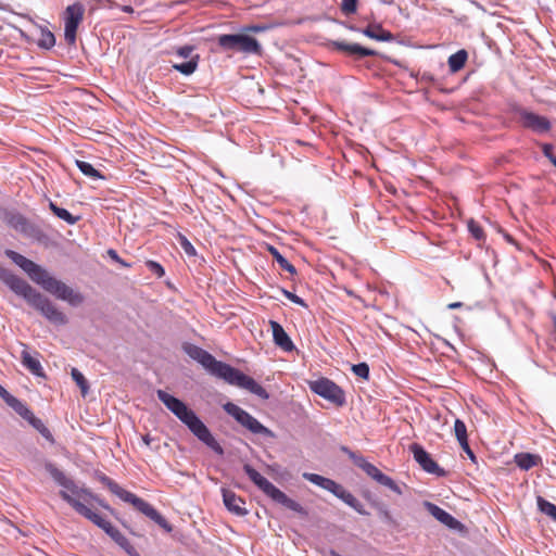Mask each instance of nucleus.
I'll return each mask as SVG.
<instances>
[{
    "label": "nucleus",
    "mask_w": 556,
    "mask_h": 556,
    "mask_svg": "<svg viewBox=\"0 0 556 556\" xmlns=\"http://www.w3.org/2000/svg\"><path fill=\"white\" fill-rule=\"evenodd\" d=\"M352 371L362 379L367 380L369 378V367L366 363L353 365Z\"/></svg>",
    "instance_id": "nucleus-38"
},
{
    "label": "nucleus",
    "mask_w": 556,
    "mask_h": 556,
    "mask_svg": "<svg viewBox=\"0 0 556 556\" xmlns=\"http://www.w3.org/2000/svg\"><path fill=\"white\" fill-rule=\"evenodd\" d=\"M285 296L290 300L291 302L295 303V304H299V305H302V306H305V303L304 301L298 296L296 294L288 291V290H282Z\"/></svg>",
    "instance_id": "nucleus-45"
},
{
    "label": "nucleus",
    "mask_w": 556,
    "mask_h": 556,
    "mask_svg": "<svg viewBox=\"0 0 556 556\" xmlns=\"http://www.w3.org/2000/svg\"><path fill=\"white\" fill-rule=\"evenodd\" d=\"M378 515H379L380 519L383 522H386V523H388L390 526H395L396 525V522L393 519L391 513L384 506H380L378 508Z\"/></svg>",
    "instance_id": "nucleus-40"
},
{
    "label": "nucleus",
    "mask_w": 556,
    "mask_h": 556,
    "mask_svg": "<svg viewBox=\"0 0 556 556\" xmlns=\"http://www.w3.org/2000/svg\"><path fill=\"white\" fill-rule=\"evenodd\" d=\"M220 378L229 384L245 389L263 400H267L269 397L268 392L260 383H257L253 378L241 372L239 369L231 367L230 365L226 366L224 372H222Z\"/></svg>",
    "instance_id": "nucleus-11"
},
{
    "label": "nucleus",
    "mask_w": 556,
    "mask_h": 556,
    "mask_svg": "<svg viewBox=\"0 0 556 556\" xmlns=\"http://www.w3.org/2000/svg\"><path fill=\"white\" fill-rule=\"evenodd\" d=\"M108 254L111 256V258H112V260H114V261H116V262L121 263V264H122V265H124V266H128V264L124 263V262L119 258V256H118V254L116 253V251H115V250H109V251H108Z\"/></svg>",
    "instance_id": "nucleus-48"
},
{
    "label": "nucleus",
    "mask_w": 556,
    "mask_h": 556,
    "mask_svg": "<svg viewBox=\"0 0 556 556\" xmlns=\"http://www.w3.org/2000/svg\"><path fill=\"white\" fill-rule=\"evenodd\" d=\"M180 245L188 255H195L194 247L188 241L186 237H180Z\"/></svg>",
    "instance_id": "nucleus-44"
},
{
    "label": "nucleus",
    "mask_w": 556,
    "mask_h": 556,
    "mask_svg": "<svg viewBox=\"0 0 556 556\" xmlns=\"http://www.w3.org/2000/svg\"><path fill=\"white\" fill-rule=\"evenodd\" d=\"M12 222L14 223V227L15 228L21 227L22 229H24V227L26 225V219L24 217H22V216L13 217Z\"/></svg>",
    "instance_id": "nucleus-47"
},
{
    "label": "nucleus",
    "mask_w": 556,
    "mask_h": 556,
    "mask_svg": "<svg viewBox=\"0 0 556 556\" xmlns=\"http://www.w3.org/2000/svg\"><path fill=\"white\" fill-rule=\"evenodd\" d=\"M454 432H455V437H456L459 445H465L466 441L468 440V437H467V428L463 420H460V419L455 420Z\"/></svg>",
    "instance_id": "nucleus-34"
},
{
    "label": "nucleus",
    "mask_w": 556,
    "mask_h": 556,
    "mask_svg": "<svg viewBox=\"0 0 556 556\" xmlns=\"http://www.w3.org/2000/svg\"><path fill=\"white\" fill-rule=\"evenodd\" d=\"M0 279L17 295L35 309H37L51 324L56 326L66 325L67 316L46 295L38 292L26 280L14 275L11 270L0 268Z\"/></svg>",
    "instance_id": "nucleus-3"
},
{
    "label": "nucleus",
    "mask_w": 556,
    "mask_h": 556,
    "mask_svg": "<svg viewBox=\"0 0 556 556\" xmlns=\"http://www.w3.org/2000/svg\"><path fill=\"white\" fill-rule=\"evenodd\" d=\"M342 451L349 455V457L353 460L354 465L359 467L361 469H365V466H367L368 462L362 456L356 454L355 452L351 451L349 447L343 446Z\"/></svg>",
    "instance_id": "nucleus-36"
},
{
    "label": "nucleus",
    "mask_w": 556,
    "mask_h": 556,
    "mask_svg": "<svg viewBox=\"0 0 556 556\" xmlns=\"http://www.w3.org/2000/svg\"><path fill=\"white\" fill-rule=\"evenodd\" d=\"M309 389L337 406H343L345 404V394L343 390L328 378H320L315 381H311Z\"/></svg>",
    "instance_id": "nucleus-14"
},
{
    "label": "nucleus",
    "mask_w": 556,
    "mask_h": 556,
    "mask_svg": "<svg viewBox=\"0 0 556 556\" xmlns=\"http://www.w3.org/2000/svg\"><path fill=\"white\" fill-rule=\"evenodd\" d=\"M157 399L181 422H184L200 441H202L205 445H207L218 455L224 454L223 447L212 435L208 428L200 420L195 413L192 409H190L182 401L163 390H157Z\"/></svg>",
    "instance_id": "nucleus-4"
},
{
    "label": "nucleus",
    "mask_w": 556,
    "mask_h": 556,
    "mask_svg": "<svg viewBox=\"0 0 556 556\" xmlns=\"http://www.w3.org/2000/svg\"><path fill=\"white\" fill-rule=\"evenodd\" d=\"M222 492L224 504L229 511L237 516H245L248 514L245 501L242 497L228 489H223Z\"/></svg>",
    "instance_id": "nucleus-20"
},
{
    "label": "nucleus",
    "mask_w": 556,
    "mask_h": 556,
    "mask_svg": "<svg viewBox=\"0 0 556 556\" xmlns=\"http://www.w3.org/2000/svg\"><path fill=\"white\" fill-rule=\"evenodd\" d=\"M5 255L20 266L34 282L50 294L67 302L72 306H79L84 303L85 298L80 292L75 291L63 281L51 276L50 273L40 265L13 250H5Z\"/></svg>",
    "instance_id": "nucleus-1"
},
{
    "label": "nucleus",
    "mask_w": 556,
    "mask_h": 556,
    "mask_svg": "<svg viewBox=\"0 0 556 556\" xmlns=\"http://www.w3.org/2000/svg\"><path fill=\"white\" fill-rule=\"evenodd\" d=\"M124 11H125V12H131V11H132V9H131V7H125V8H124Z\"/></svg>",
    "instance_id": "nucleus-54"
},
{
    "label": "nucleus",
    "mask_w": 556,
    "mask_h": 556,
    "mask_svg": "<svg viewBox=\"0 0 556 556\" xmlns=\"http://www.w3.org/2000/svg\"><path fill=\"white\" fill-rule=\"evenodd\" d=\"M5 393H9L4 388L0 386V395L4 400Z\"/></svg>",
    "instance_id": "nucleus-53"
},
{
    "label": "nucleus",
    "mask_w": 556,
    "mask_h": 556,
    "mask_svg": "<svg viewBox=\"0 0 556 556\" xmlns=\"http://www.w3.org/2000/svg\"><path fill=\"white\" fill-rule=\"evenodd\" d=\"M303 478L336 495L338 498L342 500L346 505L355 509L361 515H368V513L364 509L363 504L348 490H345L341 484L336 481L323 477L317 473L304 472Z\"/></svg>",
    "instance_id": "nucleus-8"
},
{
    "label": "nucleus",
    "mask_w": 556,
    "mask_h": 556,
    "mask_svg": "<svg viewBox=\"0 0 556 556\" xmlns=\"http://www.w3.org/2000/svg\"><path fill=\"white\" fill-rule=\"evenodd\" d=\"M357 10V0H342L341 11L345 15L354 14Z\"/></svg>",
    "instance_id": "nucleus-39"
},
{
    "label": "nucleus",
    "mask_w": 556,
    "mask_h": 556,
    "mask_svg": "<svg viewBox=\"0 0 556 556\" xmlns=\"http://www.w3.org/2000/svg\"><path fill=\"white\" fill-rule=\"evenodd\" d=\"M71 376L76 384L80 388L83 396H85L88 393L89 384L84 375L77 368H73Z\"/></svg>",
    "instance_id": "nucleus-35"
},
{
    "label": "nucleus",
    "mask_w": 556,
    "mask_h": 556,
    "mask_svg": "<svg viewBox=\"0 0 556 556\" xmlns=\"http://www.w3.org/2000/svg\"><path fill=\"white\" fill-rule=\"evenodd\" d=\"M552 163L556 166V157L552 159Z\"/></svg>",
    "instance_id": "nucleus-55"
},
{
    "label": "nucleus",
    "mask_w": 556,
    "mask_h": 556,
    "mask_svg": "<svg viewBox=\"0 0 556 556\" xmlns=\"http://www.w3.org/2000/svg\"><path fill=\"white\" fill-rule=\"evenodd\" d=\"M151 441H152V439H151L149 435H144V437H143V442H144L147 445H150V444H151Z\"/></svg>",
    "instance_id": "nucleus-52"
},
{
    "label": "nucleus",
    "mask_w": 556,
    "mask_h": 556,
    "mask_svg": "<svg viewBox=\"0 0 556 556\" xmlns=\"http://www.w3.org/2000/svg\"><path fill=\"white\" fill-rule=\"evenodd\" d=\"M468 230L472 235V237L477 240H482L484 238V232L481 226L476 223L473 219L468 222Z\"/></svg>",
    "instance_id": "nucleus-37"
},
{
    "label": "nucleus",
    "mask_w": 556,
    "mask_h": 556,
    "mask_svg": "<svg viewBox=\"0 0 556 556\" xmlns=\"http://www.w3.org/2000/svg\"><path fill=\"white\" fill-rule=\"evenodd\" d=\"M541 458L538 455L530 453H519L515 456L517 466L523 470H528L540 463Z\"/></svg>",
    "instance_id": "nucleus-25"
},
{
    "label": "nucleus",
    "mask_w": 556,
    "mask_h": 556,
    "mask_svg": "<svg viewBox=\"0 0 556 556\" xmlns=\"http://www.w3.org/2000/svg\"><path fill=\"white\" fill-rule=\"evenodd\" d=\"M0 279L17 295L35 309H37L51 324L56 326L66 325L67 316L46 295L38 292L26 280L14 275L11 270L0 268Z\"/></svg>",
    "instance_id": "nucleus-2"
},
{
    "label": "nucleus",
    "mask_w": 556,
    "mask_h": 556,
    "mask_svg": "<svg viewBox=\"0 0 556 556\" xmlns=\"http://www.w3.org/2000/svg\"><path fill=\"white\" fill-rule=\"evenodd\" d=\"M361 33L377 41L390 42L394 40V35L386 30L381 24H369L366 28L362 29Z\"/></svg>",
    "instance_id": "nucleus-23"
},
{
    "label": "nucleus",
    "mask_w": 556,
    "mask_h": 556,
    "mask_svg": "<svg viewBox=\"0 0 556 556\" xmlns=\"http://www.w3.org/2000/svg\"><path fill=\"white\" fill-rule=\"evenodd\" d=\"M55 45L54 35L51 31H47L42 35V39L40 41V46L50 49Z\"/></svg>",
    "instance_id": "nucleus-41"
},
{
    "label": "nucleus",
    "mask_w": 556,
    "mask_h": 556,
    "mask_svg": "<svg viewBox=\"0 0 556 556\" xmlns=\"http://www.w3.org/2000/svg\"><path fill=\"white\" fill-rule=\"evenodd\" d=\"M45 468L56 483L72 493H67L70 496L79 502H88L89 498H96L89 490L77 486L72 479L67 478L65 473L56 468L52 463H47Z\"/></svg>",
    "instance_id": "nucleus-13"
},
{
    "label": "nucleus",
    "mask_w": 556,
    "mask_h": 556,
    "mask_svg": "<svg viewBox=\"0 0 556 556\" xmlns=\"http://www.w3.org/2000/svg\"><path fill=\"white\" fill-rule=\"evenodd\" d=\"M538 507L541 513L547 515L548 517H551L553 520L556 521V506L553 503L539 496L538 497Z\"/></svg>",
    "instance_id": "nucleus-33"
},
{
    "label": "nucleus",
    "mask_w": 556,
    "mask_h": 556,
    "mask_svg": "<svg viewBox=\"0 0 556 556\" xmlns=\"http://www.w3.org/2000/svg\"><path fill=\"white\" fill-rule=\"evenodd\" d=\"M467 59L468 53L464 49L458 50L456 53L452 54L447 61L450 71L452 73H457L460 71L465 66Z\"/></svg>",
    "instance_id": "nucleus-26"
},
{
    "label": "nucleus",
    "mask_w": 556,
    "mask_h": 556,
    "mask_svg": "<svg viewBox=\"0 0 556 556\" xmlns=\"http://www.w3.org/2000/svg\"><path fill=\"white\" fill-rule=\"evenodd\" d=\"M344 26L352 30V31H361L362 29L357 28L356 26L352 25V24H344Z\"/></svg>",
    "instance_id": "nucleus-51"
},
{
    "label": "nucleus",
    "mask_w": 556,
    "mask_h": 556,
    "mask_svg": "<svg viewBox=\"0 0 556 556\" xmlns=\"http://www.w3.org/2000/svg\"><path fill=\"white\" fill-rule=\"evenodd\" d=\"M424 506L431 516H433L438 521H440L447 528L456 530L462 527V523L457 519H455L451 514H448L438 505L426 501L424 502Z\"/></svg>",
    "instance_id": "nucleus-19"
},
{
    "label": "nucleus",
    "mask_w": 556,
    "mask_h": 556,
    "mask_svg": "<svg viewBox=\"0 0 556 556\" xmlns=\"http://www.w3.org/2000/svg\"><path fill=\"white\" fill-rule=\"evenodd\" d=\"M60 496L68 503L79 515L84 516L96 526L101 528L110 538L121 546L129 556H140L136 548L130 544L128 539L122 532L112 526V523L92 511L83 502L70 496L66 491H60Z\"/></svg>",
    "instance_id": "nucleus-5"
},
{
    "label": "nucleus",
    "mask_w": 556,
    "mask_h": 556,
    "mask_svg": "<svg viewBox=\"0 0 556 556\" xmlns=\"http://www.w3.org/2000/svg\"><path fill=\"white\" fill-rule=\"evenodd\" d=\"M199 55L190 58V60L182 63H174L173 68L180 72L184 75H191L198 67Z\"/></svg>",
    "instance_id": "nucleus-29"
},
{
    "label": "nucleus",
    "mask_w": 556,
    "mask_h": 556,
    "mask_svg": "<svg viewBox=\"0 0 556 556\" xmlns=\"http://www.w3.org/2000/svg\"><path fill=\"white\" fill-rule=\"evenodd\" d=\"M23 365L34 375L41 376V364L38 359L34 358L26 350L22 352Z\"/></svg>",
    "instance_id": "nucleus-27"
},
{
    "label": "nucleus",
    "mask_w": 556,
    "mask_h": 556,
    "mask_svg": "<svg viewBox=\"0 0 556 556\" xmlns=\"http://www.w3.org/2000/svg\"><path fill=\"white\" fill-rule=\"evenodd\" d=\"M147 267L153 273L155 274L157 277H163L165 271H164V268L162 267L161 264H159L157 262H154V261H148L147 262Z\"/></svg>",
    "instance_id": "nucleus-42"
},
{
    "label": "nucleus",
    "mask_w": 556,
    "mask_h": 556,
    "mask_svg": "<svg viewBox=\"0 0 556 556\" xmlns=\"http://www.w3.org/2000/svg\"><path fill=\"white\" fill-rule=\"evenodd\" d=\"M543 154L552 162V159H556V156L553 154V146L545 143L542 147Z\"/></svg>",
    "instance_id": "nucleus-46"
},
{
    "label": "nucleus",
    "mask_w": 556,
    "mask_h": 556,
    "mask_svg": "<svg viewBox=\"0 0 556 556\" xmlns=\"http://www.w3.org/2000/svg\"><path fill=\"white\" fill-rule=\"evenodd\" d=\"M193 47L192 46H184V47H180L177 49V55L182 58V59H189L192 58V52H193Z\"/></svg>",
    "instance_id": "nucleus-43"
},
{
    "label": "nucleus",
    "mask_w": 556,
    "mask_h": 556,
    "mask_svg": "<svg viewBox=\"0 0 556 556\" xmlns=\"http://www.w3.org/2000/svg\"><path fill=\"white\" fill-rule=\"evenodd\" d=\"M410 452L414 455L415 460L420 465V467L429 472L442 477L445 475V471L439 467L435 460L432 459L430 454L424 450V447L417 443H413L409 446Z\"/></svg>",
    "instance_id": "nucleus-17"
},
{
    "label": "nucleus",
    "mask_w": 556,
    "mask_h": 556,
    "mask_svg": "<svg viewBox=\"0 0 556 556\" xmlns=\"http://www.w3.org/2000/svg\"><path fill=\"white\" fill-rule=\"evenodd\" d=\"M224 410L233 417L238 424L248 429L253 434H260L265 438H275V433L262 425L255 417L242 409L238 405L228 402L223 405Z\"/></svg>",
    "instance_id": "nucleus-10"
},
{
    "label": "nucleus",
    "mask_w": 556,
    "mask_h": 556,
    "mask_svg": "<svg viewBox=\"0 0 556 556\" xmlns=\"http://www.w3.org/2000/svg\"><path fill=\"white\" fill-rule=\"evenodd\" d=\"M268 252L271 254V256L278 263L281 269L290 273L291 275H294L296 273L295 267L291 263H289L288 260L283 257L275 247L269 245Z\"/></svg>",
    "instance_id": "nucleus-28"
},
{
    "label": "nucleus",
    "mask_w": 556,
    "mask_h": 556,
    "mask_svg": "<svg viewBox=\"0 0 556 556\" xmlns=\"http://www.w3.org/2000/svg\"><path fill=\"white\" fill-rule=\"evenodd\" d=\"M184 351L189 357L200 363L210 374L218 378H220L222 372H224L226 366L228 365L217 361L207 351L191 343H186L184 345Z\"/></svg>",
    "instance_id": "nucleus-12"
},
{
    "label": "nucleus",
    "mask_w": 556,
    "mask_h": 556,
    "mask_svg": "<svg viewBox=\"0 0 556 556\" xmlns=\"http://www.w3.org/2000/svg\"><path fill=\"white\" fill-rule=\"evenodd\" d=\"M269 326L273 331V339L275 344L286 352L293 351L294 344L288 333L285 331L283 327L275 320H270Z\"/></svg>",
    "instance_id": "nucleus-22"
},
{
    "label": "nucleus",
    "mask_w": 556,
    "mask_h": 556,
    "mask_svg": "<svg viewBox=\"0 0 556 556\" xmlns=\"http://www.w3.org/2000/svg\"><path fill=\"white\" fill-rule=\"evenodd\" d=\"M462 306H463V303H462V302H453V303H450V304L447 305V307H448L450 309H456V308H459V307H462Z\"/></svg>",
    "instance_id": "nucleus-50"
},
{
    "label": "nucleus",
    "mask_w": 556,
    "mask_h": 556,
    "mask_svg": "<svg viewBox=\"0 0 556 556\" xmlns=\"http://www.w3.org/2000/svg\"><path fill=\"white\" fill-rule=\"evenodd\" d=\"M460 446L464 450V452L470 457V459H472V460L476 459V456L468 444V440L466 441L465 445H460Z\"/></svg>",
    "instance_id": "nucleus-49"
},
{
    "label": "nucleus",
    "mask_w": 556,
    "mask_h": 556,
    "mask_svg": "<svg viewBox=\"0 0 556 556\" xmlns=\"http://www.w3.org/2000/svg\"><path fill=\"white\" fill-rule=\"evenodd\" d=\"M217 42L224 50L257 55L262 52L260 42L254 37L244 34L220 35Z\"/></svg>",
    "instance_id": "nucleus-9"
},
{
    "label": "nucleus",
    "mask_w": 556,
    "mask_h": 556,
    "mask_svg": "<svg viewBox=\"0 0 556 556\" xmlns=\"http://www.w3.org/2000/svg\"><path fill=\"white\" fill-rule=\"evenodd\" d=\"M50 210L55 216L65 220L70 225H74L78 222L79 217L73 216L67 210L59 207L55 203L50 202Z\"/></svg>",
    "instance_id": "nucleus-30"
},
{
    "label": "nucleus",
    "mask_w": 556,
    "mask_h": 556,
    "mask_svg": "<svg viewBox=\"0 0 556 556\" xmlns=\"http://www.w3.org/2000/svg\"><path fill=\"white\" fill-rule=\"evenodd\" d=\"M332 49L355 55L357 59L377 55V51L362 47L358 43H348L345 41L333 40L330 42Z\"/></svg>",
    "instance_id": "nucleus-18"
},
{
    "label": "nucleus",
    "mask_w": 556,
    "mask_h": 556,
    "mask_svg": "<svg viewBox=\"0 0 556 556\" xmlns=\"http://www.w3.org/2000/svg\"><path fill=\"white\" fill-rule=\"evenodd\" d=\"M517 113L519 115V122L521 125L534 132L543 134L551 129V123L544 116L538 115L525 109H519Z\"/></svg>",
    "instance_id": "nucleus-16"
},
{
    "label": "nucleus",
    "mask_w": 556,
    "mask_h": 556,
    "mask_svg": "<svg viewBox=\"0 0 556 556\" xmlns=\"http://www.w3.org/2000/svg\"><path fill=\"white\" fill-rule=\"evenodd\" d=\"M100 481L122 501L131 504L137 510L146 515L148 518L157 523L167 533L173 531L172 525L148 502L138 497L136 494L123 489L110 477L103 475L100 477Z\"/></svg>",
    "instance_id": "nucleus-6"
},
{
    "label": "nucleus",
    "mask_w": 556,
    "mask_h": 556,
    "mask_svg": "<svg viewBox=\"0 0 556 556\" xmlns=\"http://www.w3.org/2000/svg\"><path fill=\"white\" fill-rule=\"evenodd\" d=\"M364 471L379 484L387 486L396 494H402V490L395 481L391 477L381 472L375 465L368 463L367 466H365Z\"/></svg>",
    "instance_id": "nucleus-21"
},
{
    "label": "nucleus",
    "mask_w": 556,
    "mask_h": 556,
    "mask_svg": "<svg viewBox=\"0 0 556 556\" xmlns=\"http://www.w3.org/2000/svg\"><path fill=\"white\" fill-rule=\"evenodd\" d=\"M85 8L80 2L71 4L65 10L64 16V38L68 45H75L76 33L79 24L84 20Z\"/></svg>",
    "instance_id": "nucleus-15"
},
{
    "label": "nucleus",
    "mask_w": 556,
    "mask_h": 556,
    "mask_svg": "<svg viewBox=\"0 0 556 556\" xmlns=\"http://www.w3.org/2000/svg\"><path fill=\"white\" fill-rule=\"evenodd\" d=\"M76 165L84 175L92 179H104V176L101 175L100 172L96 169L90 163L76 160Z\"/></svg>",
    "instance_id": "nucleus-31"
},
{
    "label": "nucleus",
    "mask_w": 556,
    "mask_h": 556,
    "mask_svg": "<svg viewBox=\"0 0 556 556\" xmlns=\"http://www.w3.org/2000/svg\"><path fill=\"white\" fill-rule=\"evenodd\" d=\"M4 401L10 407H12L21 417H23L27 421L30 418H33V412L15 396L11 395L10 393H5Z\"/></svg>",
    "instance_id": "nucleus-24"
},
{
    "label": "nucleus",
    "mask_w": 556,
    "mask_h": 556,
    "mask_svg": "<svg viewBox=\"0 0 556 556\" xmlns=\"http://www.w3.org/2000/svg\"><path fill=\"white\" fill-rule=\"evenodd\" d=\"M243 470L250 478V480L273 501H275L278 504H281L282 506L287 507L290 510H293L303 516H307V510L300 503L288 497L281 490L276 488L270 481L263 477L251 465L245 464L243 466Z\"/></svg>",
    "instance_id": "nucleus-7"
},
{
    "label": "nucleus",
    "mask_w": 556,
    "mask_h": 556,
    "mask_svg": "<svg viewBox=\"0 0 556 556\" xmlns=\"http://www.w3.org/2000/svg\"><path fill=\"white\" fill-rule=\"evenodd\" d=\"M28 422L36 429L39 431V433L45 438L47 439L48 441H50L51 443L54 442V439H53V435L52 433L50 432V430L45 426V424L39 419L37 418L35 415L33 416V418H30L28 420Z\"/></svg>",
    "instance_id": "nucleus-32"
}]
</instances>
